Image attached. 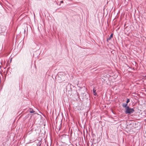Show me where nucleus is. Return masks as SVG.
Here are the masks:
<instances>
[{"mask_svg": "<svg viewBox=\"0 0 146 146\" xmlns=\"http://www.w3.org/2000/svg\"><path fill=\"white\" fill-rule=\"evenodd\" d=\"M134 111V109L130 108L129 106L127 107L125 109V112L126 114H130L133 113Z\"/></svg>", "mask_w": 146, "mask_h": 146, "instance_id": "nucleus-1", "label": "nucleus"}, {"mask_svg": "<svg viewBox=\"0 0 146 146\" xmlns=\"http://www.w3.org/2000/svg\"><path fill=\"white\" fill-rule=\"evenodd\" d=\"M127 104L126 103H123L122 104V106L125 108V109L126 108H127V107L128 106L127 105Z\"/></svg>", "mask_w": 146, "mask_h": 146, "instance_id": "nucleus-2", "label": "nucleus"}, {"mask_svg": "<svg viewBox=\"0 0 146 146\" xmlns=\"http://www.w3.org/2000/svg\"><path fill=\"white\" fill-rule=\"evenodd\" d=\"M113 33L111 34L110 35V37L109 38H107V40L108 42L111 39V38L113 37Z\"/></svg>", "mask_w": 146, "mask_h": 146, "instance_id": "nucleus-3", "label": "nucleus"}, {"mask_svg": "<svg viewBox=\"0 0 146 146\" xmlns=\"http://www.w3.org/2000/svg\"><path fill=\"white\" fill-rule=\"evenodd\" d=\"M38 143L36 144V145L37 146H40L41 145L42 143V142L41 141L39 140V141L38 140Z\"/></svg>", "mask_w": 146, "mask_h": 146, "instance_id": "nucleus-4", "label": "nucleus"}, {"mask_svg": "<svg viewBox=\"0 0 146 146\" xmlns=\"http://www.w3.org/2000/svg\"><path fill=\"white\" fill-rule=\"evenodd\" d=\"M93 92L94 96H96L97 95V94L96 92V90H95L94 89H93Z\"/></svg>", "mask_w": 146, "mask_h": 146, "instance_id": "nucleus-5", "label": "nucleus"}, {"mask_svg": "<svg viewBox=\"0 0 146 146\" xmlns=\"http://www.w3.org/2000/svg\"><path fill=\"white\" fill-rule=\"evenodd\" d=\"M130 100L129 99L127 98L126 103L128 104V103L130 102Z\"/></svg>", "mask_w": 146, "mask_h": 146, "instance_id": "nucleus-6", "label": "nucleus"}, {"mask_svg": "<svg viewBox=\"0 0 146 146\" xmlns=\"http://www.w3.org/2000/svg\"><path fill=\"white\" fill-rule=\"evenodd\" d=\"M30 113H34L35 112V111H34L33 109H32L31 110H30L29 111Z\"/></svg>", "mask_w": 146, "mask_h": 146, "instance_id": "nucleus-7", "label": "nucleus"}, {"mask_svg": "<svg viewBox=\"0 0 146 146\" xmlns=\"http://www.w3.org/2000/svg\"><path fill=\"white\" fill-rule=\"evenodd\" d=\"M64 3L63 1H60V3Z\"/></svg>", "mask_w": 146, "mask_h": 146, "instance_id": "nucleus-8", "label": "nucleus"}, {"mask_svg": "<svg viewBox=\"0 0 146 146\" xmlns=\"http://www.w3.org/2000/svg\"><path fill=\"white\" fill-rule=\"evenodd\" d=\"M3 31L2 30V29H0V32H2Z\"/></svg>", "mask_w": 146, "mask_h": 146, "instance_id": "nucleus-9", "label": "nucleus"}, {"mask_svg": "<svg viewBox=\"0 0 146 146\" xmlns=\"http://www.w3.org/2000/svg\"><path fill=\"white\" fill-rule=\"evenodd\" d=\"M145 77H146V75L145 76Z\"/></svg>", "mask_w": 146, "mask_h": 146, "instance_id": "nucleus-10", "label": "nucleus"}]
</instances>
